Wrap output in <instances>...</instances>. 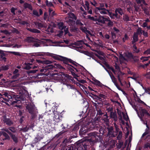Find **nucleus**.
I'll return each instance as SVG.
<instances>
[{"mask_svg":"<svg viewBox=\"0 0 150 150\" xmlns=\"http://www.w3.org/2000/svg\"><path fill=\"white\" fill-rule=\"evenodd\" d=\"M13 141L15 142H18V138L16 136H15V135L11 133V134L10 135Z\"/></svg>","mask_w":150,"mask_h":150,"instance_id":"473e14b6","label":"nucleus"},{"mask_svg":"<svg viewBox=\"0 0 150 150\" xmlns=\"http://www.w3.org/2000/svg\"><path fill=\"white\" fill-rule=\"evenodd\" d=\"M122 137V132L121 131H120L119 132V134L117 137V138L118 140H120Z\"/></svg>","mask_w":150,"mask_h":150,"instance_id":"e433bc0d","label":"nucleus"},{"mask_svg":"<svg viewBox=\"0 0 150 150\" xmlns=\"http://www.w3.org/2000/svg\"><path fill=\"white\" fill-rule=\"evenodd\" d=\"M144 54H150V48L148 49L147 50L144 52Z\"/></svg>","mask_w":150,"mask_h":150,"instance_id":"864d4df0","label":"nucleus"},{"mask_svg":"<svg viewBox=\"0 0 150 150\" xmlns=\"http://www.w3.org/2000/svg\"><path fill=\"white\" fill-rule=\"evenodd\" d=\"M122 115L124 119L126 121H128V120H129V118L127 115L124 114V113H123Z\"/></svg>","mask_w":150,"mask_h":150,"instance_id":"37998d69","label":"nucleus"},{"mask_svg":"<svg viewBox=\"0 0 150 150\" xmlns=\"http://www.w3.org/2000/svg\"><path fill=\"white\" fill-rule=\"evenodd\" d=\"M50 55L51 57L55 59L58 60H60V56L59 55L53 54H51Z\"/></svg>","mask_w":150,"mask_h":150,"instance_id":"c85d7f7f","label":"nucleus"},{"mask_svg":"<svg viewBox=\"0 0 150 150\" xmlns=\"http://www.w3.org/2000/svg\"><path fill=\"white\" fill-rule=\"evenodd\" d=\"M150 148V143L147 142L145 144L144 146V148Z\"/></svg>","mask_w":150,"mask_h":150,"instance_id":"a18cd8bd","label":"nucleus"},{"mask_svg":"<svg viewBox=\"0 0 150 150\" xmlns=\"http://www.w3.org/2000/svg\"><path fill=\"white\" fill-rule=\"evenodd\" d=\"M96 10L98 12H100L102 14H107V13L109 12L108 10L103 8L97 7L96 8Z\"/></svg>","mask_w":150,"mask_h":150,"instance_id":"9b49d317","label":"nucleus"},{"mask_svg":"<svg viewBox=\"0 0 150 150\" xmlns=\"http://www.w3.org/2000/svg\"><path fill=\"white\" fill-rule=\"evenodd\" d=\"M115 12V13L114 14L112 13H109V16L111 18H114L115 17L117 18H119L120 16L118 14H119L122 16L123 13L122 11L120 8L116 9Z\"/></svg>","mask_w":150,"mask_h":150,"instance_id":"423d86ee","label":"nucleus"},{"mask_svg":"<svg viewBox=\"0 0 150 150\" xmlns=\"http://www.w3.org/2000/svg\"><path fill=\"white\" fill-rule=\"evenodd\" d=\"M3 93V95L1 94H0V95L2 96L1 97V98L6 101H11L12 97H14L16 96L14 93L11 91L4 92Z\"/></svg>","mask_w":150,"mask_h":150,"instance_id":"7ed1b4c3","label":"nucleus"},{"mask_svg":"<svg viewBox=\"0 0 150 150\" xmlns=\"http://www.w3.org/2000/svg\"><path fill=\"white\" fill-rule=\"evenodd\" d=\"M80 29L83 32H84L86 34V37L88 40H90V38L89 37V35L91 36H93V34H92L86 28L81 26L80 28Z\"/></svg>","mask_w":150,"mask_h":150,"instance_id":"0eeeda50","label":"nucleus"},{"mask_svg":"<svg viewBox=\"0 0 150 150\" xmlns=\"http://www.w3.org/2000/svg\"><path fill=\"white\" fill-rule=\"evenodd\" d=\"M76 23L77 25H79L81 26L83 25V24L81 22V21L79 20H77L76 22Z\"/></svg>","mask_w":150,"mask_h":150,"instance_id":"6e6d98bb","label":"nucleus"},{"mask_svg":"<svg viewBox=\"0 0 150 150\" xmlns=\"http://www.w3.org/2000/svg\"><path fill=\"white\" fill-rule=\"evenodd\" d=\"M35 40L33 38L28 37L25 40V42L30 43L34 42L35 41Z\"/></svg>","mask_w":150,"mask_h":150,"instance_id":"f3484780","label":"nucleus"},{"mask_svg":"<svg viewBox=\"0 0 150 150\" xmlns=\"http://www.w3.org/2000/svg\"><path fill=\"white\" fill-rule=\"evenodd\" d=\"M69 80V79L66 76L64 77V78L62 80V81L64 83V84H65L67 86L68 88L69 89H74V86L72 85L68 84L67 83V82H68Z\"/></svg>","mask_w":150,"mask_h":150,"instance_id":"6e6552de","label":"nucleus"},{"mask_svg":"<svg viewBox=\"0 0 150 150\" xmlns=\"http://www.w3.org/2000/svg\"><path fill=\"white\" fill-rule=\"evenodd\" d=\"M123 144V142L120 140H119L118 141V144L117 147L118 148H120Z\"/></svg>","mask_w":150,"mask_h":150,"instance_id":"79ce46f5","label":"nucleus"},{"mask_svg":"<svg viewBox=\"0 0 150 150\" xmlns=\"http://www.w3.org/2000/svg\"><path fill=\"white\" fill-rule=\"evenodd\" d=\"M33 14L34 15L36 16H39L38 12L36 10H34L33 11Z\"/></svg>","mask_w":150,"mask_h":150,"instance_id":"5fc2aeb1","label":"nucleus"},{"mask_svg":"<svg viewBox=\"0 0 150 150\" xmlns=\"http://www.w3.org/2000/svg\"><path fill=\"white\" fill-rule=\"evenodd\" d=\"M136 33H137L138 35V34L141 35L142 34V30L141 28H139L137 29V32Z\"/></svg>","mask_w":150,"mask_h":150,"instance_id":"ea45409f","label":"nucleus"},{"mask_svg":"<svg viewBox=\"0 0 150 150\" xmlns=\"http://www.w3.org/2000/svg\"><path fill=\"white\" fill-rule=\"evenodd\" d=\"M84 44V42L82 41H78L75 43V44L81 47H82V45Z\"/></svg>","mask_w":150,"mask_h":150,"instance_id":"bb28decb","label":"nucleus"},{"mask_svg":"<svg viewBox=\"0 0 150 150\" xmlns=\"http://www.w3.org/2000/svg\"><path fill=\"white\" fill-rule=\"evenodd\" d=\"M16 86V88L17 89L19 94H22L25 91V87L21 85Z\"/></svg>","mask_w":150,"mask_h":150,"instance_id":"ddd939ff","label":"nucleus"},{"mask_svg":"<svg viewBox=\"0 0 150 150\" xmlns=\"http://www.w3.org/2000/svg\"><path fill=\"white\" fill-rule=\"evenodd\" d=\"M2 134L5 137L4 139H9L10 137L8 134L6 132L2 131Z\"/></svg>","mask_w":150,"mask_h":150,"instance_id":"72a5a7b5","label":"nucleus"},{"mask_svg":"<svg viewBox=\"0 0 150 150\" xmlns=\"http://www.w3.org/2000/svg\"><path fill=\"white\" fill-rule=\"evenodd\" d=\"M54 120L57 123L59 122L61 120L62 117L57 112H54Z\"/></svg>","mask_w":150,"mask_h":150,"instance_id":"9d476101","label":"nucleus"},{"mask_svg":"<svg viewBox=\"0 0 150 150\" xmlns=\"http://www.w3.org/2000/svg\"><path fill=\"white\" fill-rule=\"evenodd\" d=\"M123 19L126 21H129L130 20L129 18L128 17V16L126 15H125L123 16Z\"/></svg>","mask_w":150,"mask_h":150,"instance_id":"58836bf2","label":"nucleus"},{"mask_svg":"<svg viewBox=\"0 0 150 150\" xmlns=\"http://www.w3.org/2000/svg\"><path fill=\"white\" fill-rule=\"evenodd\" d=\"M59 28L61 30H62L65 27V26L64 25L63 22L59 23L57 24Z\"/></svg>","mask_w":150,"mask_h":150,"instance_id":"4be33fe9","label":"nucleus"},{"mask_svg":"<svg viewBox=\"0 0 150 150\" xmlns=\"http://www.w3.org/2000/svg\"><path fill=\"white\" fill-rule=\"evenodd\" d=\"M110 78L113 82L114 83H115L116 81V80L114 76L113 75H112L111 76Z\"/></svg>","mask_w":150,"mask_h":150,"instance_id":"8fccbe9b","label":"nucleus"},{"mask_svg":"<svg viewBox=\"0 0 150 150\" xmlns=\"http://www.w3.org/2000/svg\"><path fill=\"white\" fill-rule=\"evenodd\" d=\"M116 143V141L115 140H112L110 141V146L111 148H113L115 146V144Z\"/></svg>","mask_w":150,"mask_h":150,"instance_id":"7c9ffc66","label":"nucleus"},{"mask_svg":"<svg viewBox=\"0 0 150 150\" xmlns=\"http://www.w3.org/2000/svg\"><path fill=\"white\" fill-rule=\"evenodd\" d=\"M35 25L38 26V28L40 29L42 27H46V26L43 24L42 23H40L38 22H35Z\"/></svg>","mask_w":150,"mask_h":150,"instance_id":"a211bd4d","label":"nucleus"},{"mask_svg":"<svg viewBox=\"0 0 150 150\" xmlns=\"http://www.w3.org/2000/svg\"><path fill=\"white\" fill-rule=\"evenodd\" d=\"M113 128L110 127L108 129V135L112 137H115L117 135V133L114 134L113 133Z\"/></svg>","mask_w":150,"mask_h":150,"instance_id":"4468645a","label":"nucleus"},{"mask_svg":"<svg viewBox=\"0 0 150 150\" xmlns=\"http://www.w3.org/2000/svg\"><path fill=\"white\" fill-rule=\"evenodd\" d=\"M49 12H50V14L52 16H53L54 15V11H53V10L51 8H49Z\"/></svg>","mask_w":150,"mask_h":150,"instance_id":"3c124183","label":"nucleus"},{"mask_svg":"<svg viewBox=\"0 0 150 150\" xmlns=\"http://www.w3.org/2000/svg\"><path fill=\"white\" fill-rule=\"evenodd\" d=\"M109 69L112 70V71L115 74L117 75L118 79L120 82L121 83V76L123 75V74L120 71V68L118 66L115 67V70L112 67H110Z\"/></svg>","mask_w":150,"mask_h":150,"instance_id":"39448f33","label":"nucleus"},{"mask_svg":"<svg viewBox=\"0 0 150 150\" xmlns=\"http://www.w3.org/2000/svg\"><path fill=\"white\" fill-rule=\"evenodd\" d=\"M133 50L134 52L137 53L139 52V50L137 49V47L135 45H134L133 46Z\"/></svg>","mask_w":150,"mask_h":150,"instance_id":"de8ad7c7","label":"nucleus"},{"mask_svg":"<svg viewBox=\"0 0 150 150\" xmlns=\"http://www.w3.org/2000/svg\"><path fill=\"white\" fill-rule=\"evenodd\" d=\"M110 117L112 118L115 121L117 120V117L116 113L113 112H111L110 114Z\"/></svg>","mask_w":150,"mask_h":150,"instance_id":"6ab92c4d","label":"nucleus"},{"mask_svg":"<svg viewBox=\"0 0 150 150\" xmlns=\"http://www.w3.org/2000/svg\"><path fill=\"white\" fill-rule=\"evenodd\" d=\"M68 16L65 18L66 22L70 25H73L74 24L75 21L76 19V17L74 14L71 13H70L68 14Z\"/></svg>","mask_w":150,"mask_h":150,"instance_id":"20e7f679","label":"nucleus"},{"mask_svg":"<svg viewBox=\"0 0 150 150\" xmlns=\"http://www.w3.org/2000/svg\"><path fill=\"white\" fill-rule=\"evenodd\" d=\"M84 18H87L86 16H84ZM88 18L90 19L92 21H96L97 20V18H95L93 16H91L90 15H88L87 16Z\"/></svg>","mask_w":150,"mask_h":150,"instance_id":"f704fd0d","label":"nucleus"},{"mask_svg":"<svg viewBox=\"0 0 150 150\" xmlns=\"http://www.w3.org/2000/svg\"><path fill=\"white\" fill-rule=\"evenodd\" d=\"M144 124L146 125V128L142 134L141 139L146 142H149L150 141V127L148 125L147 121L144 122Z\"/></svg>","mask_w":150,"mask_h":150,"instance_id":"f257e3e1","label":"nucleus"},{"mask_svg":"<svg viewBox=\"0 0 150 150\" xmlns=\"http://www.w3.org/2000/svg\"><path fill=\"white\" fill-rule=\"evenodd\" d=\"M138 4H140L141 3L143 4L144 3V0H136Z\"/></svg>","mask_w":150,"mask_h":150,"instance_id":"052dcab7","label":"nucleus"},{"mask_svg":"<svg viewBox=\"0 0 150 150\" xmlns=\"http://www.w3.org/2000/svg\"><path fill=\"white\" fill-rule=\"evenodd\" d=\"M64 29L65 34H66L67 33H69V31L68 28H66V26H65V27Z\"/></svg>","mask_w":150,"mask_h":150,"instance_id":"69168bd1","label":"nucleus"},{"mask_svg":"<svg viewBox=\"0 0 150 150\" xmlns=\"http://www.w3.org/2000/svg\"><path fill=\"white\" fill-rule=\"evenodd\" d=\"M3 121L5 122L6 123L7 125H10L13 124L12 122L9 120V119H6V117L4 116L3 117Z\"/></svg>","mask_w":150,"mask_h":150,"instance_id":"dca6fc26","label":"nucleus"},{"mask_svg":"<svg viewBox=\"0 0 150 150\" xmlns=\"http://www.w3.org/2000/svg\"><path fill=\"white\" fill-rule=\"evenodd\" d=\"M64 4H65L64 5H65L66 6H67L69 9H71V7L69 5V4L67 2H65Z\"/></svg>","mask_w":150,"mask_h":150,"instance_id":"bf43d9fd","label":"nucleus"},{"mask_svg":"<svg viewBox=\"0 0 150 150\" xmlns=\"http://www.w3.org/2000/svg\"><path fill=\"white\" fill-rule=\"evenodd\" d=\"M141 112L143 115H146L149 117L150 116V114H149L148 112L145 109H142L141 110Z\"/></svg>","mask_w":150,"mask_h":150,"instance_id":"5701e85b","label":"nucleus"},{"mask_svg":"<svg viewBox=\"0 0 150 150\" xmlns=\"http://www.w3.org/2000/svg\"><path fill=\"white\" fill-rule=\"evenodd\" d=\"M9 129L13 132H15L16 131V129L13 127H10Z\"/></svg>","mask_w":150,"mask_h":150,"instance_id":"49530a36","label":"nucleus"},{"mask_svg":"<svg viewBox=\"0 0 150 150\" xmlns=\"http://www.w3.org/2000/svg\"><path fill=\"white\" fill-rule=\"evenodd\" d=\"M125 57L127 58H130L132 57V54L128 52L125 54Z\"/></svg>","mask_w":150,"mask_h":150,"instance_id":"c03bdc74","label":"nucleus"},{"mask_svg":"<svg viewBox=\"0 0 150 150\" xmlns=\"http://www.w3.org/2000/svg\"><path fill=\"white\" fill-rule=\"evenodd\" d=\"M11 53L13 54L14 55H18V56H20V54L18 52H11Z\"/></svg>","mask_w":150,"mask_h":150,"instance_id":"0e129e2a","label":"nucleus"},{"mask_svg":"<svg viewBox=\"0 0 150 150\" xmlns=\"http://www.w3.org/2000/svg\"><path fill=\"white\" fill-rule=\"evenodd\" d=\"M52 63V62L48 60H46L44 62V63L46 64H51Z\"/></svg>","mask_w":150,"mask_h":150,"instance_id":"13d9d810","label":"nucleus"},{"mask_svg":"<svg viewBox=\"0 0 150 150\" xmlns=\"http://www.w3.org/2000/svg\"><path fill=\"white\" fill-rule=\"evenodd\" d=\"M17 9L16 8H15L14 7H12L11 9V12L14 15H15V11Z\"/></svg>","mask_w":150,"mask_h":150,"instance_id":"603ef678","label":"nucleus"},{"mask_svg":"<svg viewBox=\"0 0 150 150\" xmlns=\"http://www.w3.org/2000/svg\"><path fill=\"white\" fill-rule=\"evenodd\" d=\"M97 35L100 38L103 39H104V37L103 36L102 32H99L97 33Z\"/></svg>","mask_w":150,"mask_h":150,"instance_id":"c9c22d12","label":"nucleus"},{"mask_svg":"<svg viewBox=\"0 0 150 150\" xmlns=\"http://www.w3.org/2000/svg\"><path fill=\"white\" fill-rule=\"evenodd\" d=\"M24 6L25 8H28L31 10H32V7L31 5L30 4H27V3H25L24 4Z\"/></svg>","mask_w":150,"mask_h":150,"instance_id":"cd10ccee","label":"nucleus"},{"mask_svg":"<svg viewBox=\"0 0 150 150\" xmlns=\"http://www.w3.org/2000/svg\"><path fill=\"white\" fill-rule=\"evenodd\" d=\"M84 8L87 11L88 13L90 14H92V10L91 8H90L89 6V3L87 1H86L85 4L83 6Z\"/></svg>","mask_w":150,"mask_h":150,"instance_id":"1a4fd4ad","label":"nucleus"},{"mask_svg":"<svg viewBox=\"0 0 150 150\" xmlns=\"http://www.w3.org/2000/svg\"><path fill=\"white\" fill-rule=\"evenodd\" d=\"M103 120L106 122H108L109 120L108 119V116L107 114L106 113L104 115V117L103 118Z\"/></svg>","mask_w":150,"mask_h":150,"instance_id":"4c0bfd02","label":"nucleus"},{"mask_svg":"<svg viewBox=\"0 0 150 150\" xmlns=\"http://www.w3.org/2000/svg\"><path fill=\"white\" fill-rule=\"evenodd\" d=\"M95 82V84L96 85L98 86H99L102 87L103 86V84L101 83L99 81H98L96 80L94 81Z\"/></svg>","mask_w":150,"mask_h":150,"instance_id":"2f4dec72","label":"nucleus"},{"mask_svg":"<svg viewBox=\"0 0 150 150\" xmlns=\"http://www.w3.org/2000/svg\"><path fill=\"white\" fill-rule=\"evenodd\" d=\"M144 10L146 14L150 15V8L146 7L144 9Z\"/></svg>","mask_w":150,"mask_h":150,"instance_id":"a878e982","label":"nucleus"},{"mask_svg":"<svg viewBox=\"0 0 150 150\" xmlns=\"http://www.w3.org/2000/svg\"><path fill=\"white\" fill-rule=\"evenodd\" d=\"M150 57H142L140 58V60L142 62H144L147 61L149 60V58Z\"/></svg>","mask_w":150,"mask_h":150,"instance_id":"c756f323","label":"nucleus"},{"mask_svg":"<svg viewBox=\"0 0 150 150\" xmlns=\"http://www.w3.org/2000/svg\"><path fill=\"white\" fill-rule=\"evenodd\" d=\"M2 130L8 133L9 135L11 134V133L9 132V130L6 128H4L1 129Z\"/></svg>","mask_w":150,"mask_h":150,"instance_id":"09e8293b","label":"nucleus"},{"mask_svg":"<svg viewBox=\"0 0 150 150\" xmlns=\"http://www.w3.org/2000/svg\"><path fill=\"white\" fill-rule=\"evenodd\" d=\"M26 108L28 111L31 115L32 118L35 117L38 113L37 109L35 106L28 105L26 106Z\"/></svg>","mask_w":150,"mask_h":150,"instance_id":"f03ea898","label":"nucleus"},{"mask_svg":"<svg viewBox=\"0 0 150 150\" xmlns=\"http://www.w3.org/2000/svg\"><path fill=\"white\" fill-rule=\"evenodd\" d=\"M54 64V66L52 65H49L48 66L50 67V68H53L54 67L59 69H62L63 68L62 66L58 64L55 63Z\"/></svg>","mask_w":150,"mask_h":150,"instance_id":"2eb2a0df","label":"nucleus"},{"mask_svg":"<svg viewBox=\"0 0 150 150\" xmlns=\"http://www.w3.org/2000/svg\"><path fill=\"white\" fill-rule=\"evenodd\" d=\"M128 37L127 34H125V35L124 38H123V40L124 42H125V40L127 39Z\"/></svg>","mask_w":150,"mask_h":150,"instance_id":"338daca9","label":"nucleus"},{"mask_svg":"<svg viewBox=\"0 0 150 150\" xmlns=\"http://www.w3.org/2000/svg\"><path fill=\"white\" fill-rule=\"evenodd\" d=\"M147 26V24L146 22H144V23L142 24L141 25V26L144 28H145Z\"/></svg>","mask_w":150,"mask_h":150,"instance_id":"774afa93","label":"nucleus"},{"mask_svg":"<svg viewBox=\"0 0 150 150\" xmlns=\"http://www.w3.org/2000/svg\"><path fill=\"white\" fill-rule=\"evenodd\" d=\"M138 35H137V33H134L133 37V41H132L133 43L137 41L138 40Z\"/></svg>","mask_w":150,"mask_h":150,"instance_id":"b1692460","label":"nucleus"},{"mask_svg":"<svg viewBox=\"0 0 150 150\" xmlns=\"http://www.w3.org/2000/svg\"><path fill=\"white\" fill-rule=\"evenodd\" d=\"M119 59L121 63L125 62V61H126L127 60V58H126L125 56V57H124L122 54L120 55L119 57Z\"/></svg>","mask_w":150,"mask_h":150,"instance_id":"412c9836","label":"nucleus"},{"mask_svg":"<svg viewBox=\"0 0 150 150\" xmlns=\"http://www.w3.org/2000/svg\"><path fill=\"white\" fill-rule=\"evenodd\" d=\"M27 29L29 31L34 33H39L40 32V30L36 29L27 28Z\"/></svg>","mask_w":150,"mask_h":150,"instance_id":"393cba45","label":"nucleus"},{"mask_svg":"<svg viewBox=\"0 0 150 150\" xmlns=\"http://www.w3.org/2000/svg\"><path fill=\"white\" fill-rule=\"evenodd\" d=\"M137 101L139 103H141L142 104H145V103L142 101L139 98H137Z\"/></svg>","mask_w":150,"mask_h":150,"instance_id":"4d7b16f0","label":"nucleus"},{"mask_svg":"<svg viewBox=\"0 0 150 150\" xmlns=\"http://www.w3.org/2000/svg\"><path fill=\"white\" fill-rule=\"evenodd\" d=\"M108 21H109V22L108 23V26H111L113 25V23L112 22L110 21V18L109 20Z\"/></svg>","mask_w":150,"mask_h":150,"instance_id":"680f3d73","label":"nucleus"},{"mask_svg":"<svg viewBox=\"0 0 150 150\" xmlns=\"http://www.w3.org/2000/svg\"><path fill=\"white\" fill-rule=\"evenodd\" d=\"M49 33H52L53 32V29L50 26H49L46 30Z\"/></svg>","mask_w":150,"mask_h":150,"instance_id":"a19ab883","label":"nucleus"},{"mask_svg":"<svg viewBox=\"0 0 150 150\" xmlns=\"http://www.w3.org/2000/svg\"><path fill=\"white\" fill-rule=\"evenodd\" d=\"M143 35L145 37H147L148 36V34L147 32H145L144 31H142Z\"/></svg>","mask_w":150,"mask_h":150,"instance_id":"e2e57ef3","label":"nucleus"},{"mask_svg":"<svg viewBox=\"0 0 150 150\" xmlns=\"http://www.w3.org/2000/svg\"><path fill=\"white\" fill-rule=\"evenodd\" d=\"M18 70L17 69H15L13 72V74L14 75L12 76L13 78L16 79L20 75L18 73Z\"/></svg>","mask_w":150,"mask_h":150,"instance_id":"aec40b11","label":"nucleus"},{"mask_svg":"<svg viewBox=\"0 0 150 150\" xmlns=\"http://www.w3.org/2000/svg\"><path fill=\"white\" fill-rule=\"evenodd\" d=\"M109 20V18L108 17L100 16L98 18H97L96 21L101 23H103Z\"/></svg>","mask_w":150,"mask_h":150,"instance_id":"f8f14e48","label":"nucleus"}]
</instances>
